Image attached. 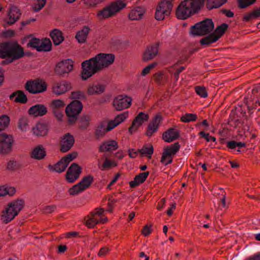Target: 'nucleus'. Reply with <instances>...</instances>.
<instances>
[{
	"mask_svg": "<svg viewBox=\"0 0 260 260\" xmlns=\"http://www.w3.org/2000/svg\"><path fill=\"white\" fill-rule=\"evenodd\" d=\"M115 56L112 54L99 53L95 56L82 62L81 78L86 80L103 68L114 62Z\"/></svg>",
	"mask_w": 260,
	"mask_h": 260,
	"instance_id": "obj_1",
	"label": "nucleus"
},
{
	"mask_svg": "<svg viewBox=\"0 0 260 260\" xmlns=\"http://www.w3.org/2000/svg\"><path fill=\"white\" fill-rule=\"evenodd\" d=\"M24 55L23 48L17 43L4 42L0 44V57L6 58L3 64H8Z\"/></svg>",
	"mask_w": 260,
	"mask_h": 260,
	"instance_id": "obj_2",
	"label": "nucleus"
},
{
	"mask_svg": "<svg viewBox=\"0 0 260 260\" xmlns=\"http://www.w3.org/2000/svg\"><path fill=\"white\" fill-rule=\"evenodd\" d=\"M203 5V0H184L177 7L176 16L180 19H186L197 12Z\"/></svg>",
	"mask_w": 260,
	"mask_h": 260,
	"instance_id": "obj_3",
	"label": "nucleus"
},
{
	"mask_svg": "<svg viewBox=\"0 0 260 260\" xmlns=\"http://www.w3.org/2000/svg\"><path fill=\"white\" fill-rule=\"evenodd\" d=\"M125 6L126 3L123 0H116L99 10L97 13V17L100 20L113 17Z\"/></svg>",
	"mask_w": 260,
	"mask_h": 260,
	"instance_id": "obj_4",
	"label": "nucleus"
},
{
	"mask_svg": "<svg viewBox=\"0 0 260 260\" xmlns=\"http://www.w3.org/2000/svg\"><path fill=\"white\" fill-rule=\"evenodd\" d=\"M128 115V112H124L118 115L114 120H112L108 123L105 121L101 122L95 129V136L98 137L103 136L107 132L112 130L122 122Z\"/></svg>",
	"mask_w": 260,
	"mask_h": 260,
	"instance_id": "obj_5",
	"label": "nucleus"
},
{
	"mask_svg": "<svg viewBox=\"0 0 260 260\" xmlns=\"http://www.w3.org/2000/svg\"><path fill=\"white\" fill-rule=\"evenodd\" d=\"M23 201L18 200L10 203L8 207L3 211L2 219L5 223H8L16 216L23 208Z\"/></svg>",
	"mask_w": 260,
	"mask_h": 260,
	"instance_id": "obj_6",
	"label": "nucleus"
},
{
	"mask_svg": "<svg viewBox=\"0 0 260 260\" xmlns=\"http://www.w3.org/2000/svg\"><path fill=\"white\" fill-rule=\"evenodd\" d=\"M214 25L211 19H206L196 24L191 27V33L193 36H204L213 31Z\"/></svg>",
	"mask_w": 260,
	"mask_h": 260,
	"instance_id": "obj_7",
	"label": "nucleus"
},
{
	"mask_svg": "<svg viewBox=\"0 0 260 260\" xmlns=\"http://www.w3.org/2000/svg\"><path fill=\"white\" fill-rule=\"evenodd\" d=\"M228 27V24L225 23L218 26L214 32L201 40V44L202 45H209L216 42L224 33Z\"/></svg>",
	"mask_w": 260,
	"mask_h": 260,
	"instance_id": "obj_8",
	"label": "nucleus"
},
{
	"mask_svg": "<svg viewBox=\"0 0 260 260\" xmlns=\"http://www.w3.org/2000/svg\"><path fill=\"white\" fill-rule=\"evenodd\" d=\"M173 0H162L157 6L155 12V18L160 20L166 16H169L172 8Z\"/></svg>",
	"mask_w": 260,
	"mask_h": 260,
	"instance_id": "obj_9",
	"label": "nucleus"
},
{
	"mask_svg": "<svg viewBox=\"0 0 260 260\" xmlns=\"http://www.w3.org/2000/svg\"><path fill=\"white\" fill-rule=\"evenodd\" d=\"M82 109V103L78 100L72 102L66 108V113L70 122H74Z\"/></svg>",
	"mask_w": 260,
	"mask_h": 260,
	"instance_id": "obj_10",
	"label": "nucleus"
},
{
	"mask_svg": "<svg viewBox=\"0 0 260 260\" xmlns=\"http://www.w3.org/2000/svg\"><path fill=\"white\" fill-rule=\"evenodd\" d=\"M93 178L91 175H87L83 178L82 180L78 183L74 185L69 189V193L71 195H76L83 191L89 187L93 182Z\"/></svg>",
	"mask_w": 260,
	"mask_h": 260,
	"instance_id": "obj_11",
	"label": "nucleus"
},
{
	"mask_svg": "<svg viewBox=\"0 0 260 260\" xmlns=\"http://www.w3.org/2000/svg\"><path fill=\"white\" fill-rule=\"evenodd\" d=\"M180 145L176 142L170 146H167L164 149L161 158V162L167 166L172 162V156L174 155L179 150Z\"/></svg>",
	"mask_w": 260,
	"mask_h": 260,
	"instance_id": "obj_12",
	"label": "nucleus"
},
{
	"mask_svg": "<svg viewBox=\"0 0 260 260\" xmlns=\"http://www.w3.org/2000/svg\"><path fill=\"white\" fill-rule=\"evenodd\" d=\"M25 88L29 92L36 94L43 92L46 90L47 86L45 82L39 79L28 81L25 85Z\"/></svg>",
	"mask_w": 260,
	"mask_h": 260,
	"instance_id": "obj_13",
	"label": "nucleus"
},
{
	"mask_svg": "<svg viewBox=\"0 0 260 260\" xmlns=\"http://www.w3.org/2000/svg\"><path fill=\"white\" fill-rule=\"evenodd\" d=\"M73 61L71 59H66L58 63L55 68V73L60 77H66L72 70Z\"/></svg>",
	"mask_w": 260,
	"mask_h": 260,
	"instance_id": "obj_14",
	"label": "nucleus"
},
{
	"mask_svg": "<svg viewBox=\"0 0 260 260\" xmlns=\"http://www.w3.org/2000/svg\"><path fill=\"white\" fill-rule=\"evenodd\" d=\"M132 102V99L124 95H119L114 98L113 105L117 111H121L128 108Z\"/></svg>",
	"mask_w": 260,
	"mask_h": 260,
	"instance_id": "obj_15",
	"label": "nucleus"
},
{
	"mask_svg": "<svg viewBox=\"0 0 260 260\" xmlns=\"http://www.w3.org/2000/svg\"><path fill=\"white\" fill-rule=\"evenodd\" d=\"M13 142L12 136L5 133L0 134V152L8 153L12 149Z\"/></svg>",
	"mask_w": 260,
	"mask_h": 260,
	"instance_id": "obj_16",
	"label": "nucleus"
},
{
	"mask_svg": "<svg viewBox=\"0 0 260 260\" xmlns=\"http://www.w3.org/2000/svg\"><path fill=\"white\" fill-rule=\"evenodd\" d=\"M104 212L102 209L96 210L94 212H91V215L88 217V219L86 221V224L88 228H93L96 224L99 222L105 223L107 221V218L101 217L99 219L96 216H101Z\"/></svg>",
	"mask_w": 260,
	"mask_h": 260,
	"instance_id": "obj_17",
	"label": "nucleus"
},
{
	"mask_svg": "<svg viewBox=\"0 0 260 260\" xmlns=\"http://www.w3.org/2000/svg\"><path fill=\"white\" fill-rule=\"evenodd\" d=\"M81 172V168L76 163H73L69 168L66 174V179L70 183L77 180Z\"/></svg>",
	"mask_w": 260,
	"mask_h": 260,
	"instance_id": "obj_18",
	"label": "nucleus"
},
{
	"mask_svg": "<svg viewBox=\"0 0 260 260\" xmlns=\"http://www.w3.org/2000/svg\"><path fill=\"white\" fill-rule=\"evenodd\" d=\"M74 142L75 140L72 135L69 133L65 134L60 140V151L62 152L68 151L73 146Z\"/></svg>",
	"mask_w": 260,
	"mask_h": 260,
	"instance_id": "obj_19",
	"label": "nucleus"
},
{
	"mask_svg": "<svg viewBox=\"0 0 260 260\" xmlns=\"http://www.w3.org/2000/svg\"><path fill=\"white\" fill-rule=\"evenodd\" d=\"M148 115L140 112L134 120L132 125L129 128V132L132 134L135 132L142 124L148 119Z\"/></svg>",
	"mask_w": 260,
	"mask_h": 260,
	"instance_id": "obj_20",
	"label": "nucleus"
},
{
	"mask_svg": "<svg viewBox=\"0 0 260 260\" xmlns=\"http://www.w3.org/2000/svg\"><path fill=\"white\" fill-rule=\"evenodd\" d=\"M161 119V116L160 114H157L151 120L148 125L146 133L147 136H151L153 133H155L157 131L159 124Z\"/></svg>",
	"mask_w": 260,
	"mask_h": 260,
	"instance_id": "obj_21",
	"label": "nucleus"
},
{
	"mask_svg": "<svg viewBox=\"0 0 260 260\" xmlns=\"http://www.w3.org/2000/svg\"><path fill=\"white\" fill-rule=\"evenodd\" d=\"M21 15V13L18 7L15 5H11L9 8L7 23L10 25L14 24L20 18Z\"/></svg>",
	"mask_w": 260,
	"mask_h": 260,
	"instance_id": "obj_22",
	"label": "nucleus"
},
{
	"mask_svg": "<svg viewBox=\"0 0 260 260\" xmlns=\"http://www.w3.org/2000/svg\"><path fill=\"white\" fill-rule=\"evenodd\" d=\"M158 46L159 43H156L148 46L143 54V60L148 61L153 59L158 53Z\"/></svg>",
	"mask_w": 260,
	"mask_h": 260,
	"instance_id": "obj_23",
	"label": "nucleus"
},
{
	"mask_svg": "<svg viewBox=\"0 0 260 260\" xmlns=\"http://www.w3.org/2000/svg\"><path fill=\"white\" fill-rule=\"evenodd\" d=\"M47 112V108L42 104H37L31 107L28 113L30 115L34 116H42L45 115Z\"/></svg>",
	"mask_w": 260,
	"mask_h": 260,
	"instance_id": "obj_24",
	"label": "nucleus"
},
{
	"mask_svg": "<svg viewBox=\"0 0 260 260\" xmlns=\"http://www.w3.org/2000/svg\"><path fill=\"white\" fill-rule=\"evenodd\" d=\"M71 86L67 82L62 81L55 83L53 86V91L56 94H61L69 90Z\"/></svg>",
	"mask_w": 260,
	"mask_h": 260,
	"instance_id": "obj_25",
	"label": "nucleus"
},
{
	"mask_svg": "<svg viewBox=\"0 0 260 260\" xmlns=\"http://www.w3.org/2000/svg\"><path fill=\"white\" fill-rule=\"evenodd\" d=\"M179 137L178 132L173 128H171L164 133L162 138L165 141L171 142L176 140Z\"/></svg>",
	"mask_w": 260,
	"mask_h": 260,
	"instance_id": "obj_26",
	"label": "nucleus"
},
{
	"mask_svg": "<svg viewBox=\"0 0 260 260\" xmlns=\"http://www.w3.org/2000/svg\"><path fill=\"white\" fill-rule=\"evenodd\" d=\"M118 148V144L115 140H109L104 142L100 147V152L111 151Z\"/></svg>",
	"mask_w": 260,
	"mask_h": 260,
	"instance_id": "obj_27",
	"label": "nucleus"
},
{
	"mask_svg": "<svg viewBox=\"0 0 260 260\" xmlns=\"http://www.w3.org/2000/svg\"><path fill=\"white\" fill-rule=\"evenodd\" d=\"M149 174V172L147 171L141 173L138 175L136 176L134 180L129 182V185L131 187L134 188L139 185L140 184L143 183L148 177Z\"/></svg>",
	"mask_w": 260,
	"mask_h": 260,
	"instance_id": "obj_28",
	"label": "nucleus"
},
{
	"mask_svg": "<svg viewBox=\"0 0 260 260\" xmlns=\"http://www.w3.org/2000/svg\"><path fill=\"white\" fill-rule=\"evenodd\" d=\"M14 98L15 99L14 100L15 102L24 104L27 101L26 95L21 90H18L16 92H13L10 96L11 100H13Z\"/></svg>",
	"mask_w": 260,
	"mask_h": 260,
	"instance_id": "obj_29",
	"label": "nucleus"
},
{
	"mask_svg": "<svg viewBox=\"0 0 260 260\" xmlns=\"http://www.w3.org/2000/svg\"><path fill=\"white\" fill-rule=\"evenodd\" d=\"M46 155V152L41 145L35 147L31 152V157L36 159H42Z\"/></svg>",
	"mask_w": 260,
	"mask_h": 260,
	"instance_id": "obj_30",
	"label": "nucleus"
},
{
	"mask_svg": "<svg viewBox=\"0 0 260 260\" xmlns=\"http://www.w3.org/2000/svg\"><path fill=\"white\" fill-rule=\"evenodd\" d=\"M89 29L88 27L84 26L81 30L77 32L75 38L79 43L85 42L89 33Z\"/></svg>",
	"mask_w": 260,
	"mask_h": 260,
	"instance_id": "obj_31",
	"label": "nucleus"
},
{
	"mask_svg": "<svg viewBox=\"0 0 260 260\" xmlns=\"http://www.w3.org/2000/svg\"><path fill=\"white\" fill-rule=\"evenodd\" d=\"M54 44L55 45H59L63 40L61 32L57 29L53 30L50 35Z\"/></svg>",
	"mask_w": 260,
	"mask_h": 260,
	"instance_id": "obj_32",
	"label": "nucleus"
},
{
	"mask_svg": "<svg viewBox=\"0 0 260 260\" xmlns=\"http://www.w3.org/2000/svg\"><path fill=\"white\" fill-rule=\"evenodd\" d=\"M144 13V9L141 7H137L132 10L129 14V18L132 20H136L142 18Z\"/></svg>",
	"mask_w": 260,
	"mask_h": 260,
	"instance_id": "obj_33",
	"label": "nucleus"
},
{
	"mask_svg": "<svg viewBox=\"0 0 260 260\" xmlns=\"http://www.w3.org/2000/svg\"><path fill=\"white\" fill-rule=\"evenodd\" d=\"M34 133L40 136H43L47 133V125L44 123H38L33 129Z\"/></svg>",
	"mask_w": 260,
	"mask_h": 260,
	"instance_id": "obj_34",
	"label": "nucleus"
},
{
	"mask_svg": "<svg viewBox=\"0 0 260 260\" xmlns=\"http://www.w3.org/2000/svg\"><path fill=\"white\" fill-rule=\"evenodd\" d=\"M67 167V163H65L64 159L62 158L58 161L54 167L51 165H49V169L50 170H54L58 173H61L63 172Z\"/></svg>",
	"mask_w": 260,
	"mask_h": 260,
	"instance_id": "obj_35",
	"label": "nucleus"
},
{
	"mask_svg": "<svg viewBox=\"0 0 260 260\" xmlns=\"http://www.w3.org/2000/svg\"><path fill=\"white\" fill-rule=\"evenodd\" d=\"M52 44L49 39L40 40L38 51H49L51 49Z\"/></svg>",
	"mask_w": 260,
	"mask_h": 260,
	"instance_id": "obj_36",
	"label": "nucleus"
},
{
	"mask_svg": "<svg viewBox=\"0 0 260 260\" xmlns=\"http://www.w3.org/2000/svg\"><path fill=\"white\" fill-rule=\"evenodd\" d=\"M260 16V7L258 8L254 9L253 11L244 15L243 20L248 22L251 19L257 18Z\"/></svg>",
	"mask_w": 260,
	"mask_h": 260,
	"instance_id": "obj_37",
	"label": "nucleus"
},
{
	"mask_svg": "<svg viewBox=\"0 0 260 260\" xmlns=\"http://www.w3.org/2000/svg\"><path fill=\"white\" fill-rule=\"evenodd\" d=\"M205 1V0H203V4ZM228 0H207V7L209 9L217 8L223 5Z\"/></svg>",
	"mask_w": 260,
	"mask_h": 260,
	"instance_id": "obj_38",
	"label": "nucleus"
},
{
	"mask_svg": "<svg viewBox=\"0 0 260 260\" xmlns=\"http://www.w3.org/2000/svg\"><path fill=\"white\" fill-rule=\"evenodd\" d=\"M105 90V86L103 85H92L88 89V93L89 94H100Z\"/></svg>",
	"mask_w": 260,
	"mask_h": 260,
	"instance_id": "obj_39",
	"label": "nucleus"
},
{
	"mask_svg": "<svg viewBox=\"0 0 260 260\" xmlns=\"http://www.w3.org/2000/svg\"><path fill=\"white\" fill-rule=\"evenodd\" d=\"M116 165L114 162L111 161L108 158H106L102 165L99 161L98 163V166L99 169L103 171L106 169H108L111 168L112 166H115Z\"/></svg>",
	"mask_w": 260,
	"mask_h": 260,
	"instance_id": "obj_40",
	"label": "nucleus"
},
{
	"mask_svg": "<svg viewBox=\"0 0 260 260\" xmlns=\"http://www.w3.org/2000/svg\"><path fill=\"white\" fill-rule=\"evenodd\" d=\"M90 120V117L88 115H84L82 116L80 120V128L81 129H86L89 125Z\"/></svg>",
	"mask_w": 260,
	"mask_h": 260,
	"instance_id": "obj_41",
	"label": "nucleus"
},
{
	"mask_svg": "<svg viewBox=\"0 0 260 260\" xmlns=\"http://www.w3.org/2000/svg\"><path fill=\"white\" fill-rule=\"evenodd\" d=\"M9 122V117L6 115H2L0 117V131L6 128L8 126Z\"/></svg>",
	"mask_w": 260,
	"mask_h": 260,
	"instance_id": "obj_42",
	"label": "nucleus"
},
{
	"mask_svg": "<svg viewBox=\"0 0 260 260\" xmlns=\"http://www.w3.org/2000/svg\"><path fill=\"white\" fill-rule=\"evenodd\" d=\"M197 116L196 114L192 113H186L181 117V120L184 122H189L190 121H193L196 120Z\"/></svg>",
	"mask_w": 260,
	"mask_h": 260,
	"instance_id": "obj_43",
	"label": "nucleus"
},
{
	"mask_svg": "<svg viewBox=\"0 0 260 260\" xmlns=\"http://www.w3.org/2000/svg\"><path fill=\"white\" fill-rule=\"evenodd\" d=\"M236 126L239 129H241L242 131L245 133L248 130V126L244 121L240 119H237L235 122Z\"/></svg>",
	"mask_w": 260,
	"mask_h": 260,
	"instance_id": "obj_44",
	"label": "nucleus"
},
{
	"mask_svg": "<svg viewBox=\"0 0 260 260\" xmlns=\"http://www.w3.org/2000/svg\"><path fill=\"white\" fill-rule=\"evenodd\" d=\"M138 152L141 153L142 154L147 155L150 157L153 152V147L151 146L150 147H148L145 145L142 149H139Z\"/></svg>",
	"mask_w": 260,
	"mask_h": 260,
	"instance_id": "obj_45",
	"label": "nucleus"
},
{
	"mask_svg": "<svg viewBox=\"0 0 260 260\" xmlns=\"http://www.w3.org/2000/svg\"><path fill=\"white\" fill-rule=\"evenodd\" d=\"M65 106L64 102L60 100H53L51 104V108L63 109Z\"/></svg>",
	"mask_w": 260,
	"mask_h": 260,
	"instance_id": "obj_46",
	"label": "nucleus"
},
{
	"mask_svg": "<svg viewBox=\"0 0 260 260\" xmlns=\"http://www.w3.org/2000/svg\"><path fill=\"white\" fill-rule=\"evenodd\" d=\"M195 90L197 94L202 98H205L208 96L206 89L204 87L197 86L195 88Z\"/></svg>",
	"mask_w": 260,
	"mask_h": 260,
	"instance_id": "obj_47",
	"label": "nucleus"
},
{
	"mask_svg": "<svg viewBox=\"0 0 260 260\" xmlns=\"http://www.w3.org/2000/svg\"><path fill=\"white\" fill-rule=\"evenodd\" d=\"M27 125V120L25 117H21L19 119L18 127L22 131H26Z\"/></svg>",
	"mask_w": 260,
	"mask_h": 260,
	"instance_id": "obj_48",
	"label": "nucleus"
},
{
	"mask_svg": "<svg viewBox=\"0 0 260 260\" xmlns=\"http://www.w3.org/2000/svg\"><path fill=\"white\" fill-rule=\"evenodd\" d=\"M40 39L36 38H34L29 40L27 44V46L28 47L36 49L38 51V49L40 44Z\"/></svg>",
	"mask_w": 260,
	"mask_h": 260,
	"instance_id": "obj_49",
	"label": "nucleus"
},
{
	"mask_svg": "<svg viewBox=\"0 0 260 260\" xmlns=\"http://www.w3.org/2000/svg\"><path fill=\"white\" fill-rule=\"evenodd\" d=\"M239 7L241 8H245L249 5L253 4L256 0H238Z\"/></svg>",
	"mask_w": 260,
	"mask_h": 260,
	"instance_id": "obj_50",
	"label": "nucleus"
},
{
	"mask_svg": "<svg viewBox=\"0 0 260 260\" xmlns=\"http://www.w3.org/2000/svg\"><path fill=\"white\" fill-rule=\"evenodd\" d=\"M72 98L73 99H77L80 100H84L86 99L84 93L81 91H74L72 93Z\"/></svg>",
	"mask_w": 260,
	"mask_h": 260,
	"instance_id": "obj_51",
	"label": "nucleus"
},
{
	"mask_svg": "<svg viewBox=\"0 0 260 260\" xmlns=\"http://www.w3.org/2000/svg\"><path fill=\"white\" fill-rule=\"evenodd\" d=\"M54 116L59 120L61 119L63 113V109L51 108Z\"/></svg>",
	"mask_w": 260,
	"mask_h": 260,
	"instance_id": "obj_52",
	"label": "nucleus"
},
{
	"mask_svg": "<svg viewBox=\"0 0 260 260\" xmlns=\"http://www.w3.org/2000/svg\"><path fill=\"white\" fill-rule=\"evenodd\" d=\"M77 156V153L73 152L71 153H69L66 155V157L62 158V159H64V162L67 163V166L69 165V162H71L72 160H73Z\"/></svg>",
	"mask_w": 260,
	"mask_h": 260,
	"instance_id": "obj_53",
	"label": "nucleus"
},
{
	"mask_svg": "<svg viewBox=\"0 0 260 260\" xmlns=\"http://www.w3.org/2000/svg\"><path fill=\"white\" fill-rule=\"evenodd\" d=\"M46 0H38V4L34 7V10L36 12L40 11L45 5Z\"/></svg>",
	"mask_w": 260,
	"mask_h": 260,
	"instance_id": "obj_54",
	"label": "nucleus"
},
{
	"mask_svg": "<svg viewBox=\"0 0 260 260\" xmlns=\"http://www.w3.org/2000/svg\"><path fill=\"white\" fill-rule=\"evenodd\" d=\"M200 135L204 138L208 142L211 141L215 142L216 141V138L214 137L210 136L209 134L208 133H205L204 132H200Z\"/></svg>",
	"mask_w": 260,
	"mask_h": 260,
	"instance_id": "obj_55",
	"label": "nucleus"
},
{
	"mask_svg": "<svg viewBox=\"0 0 260 260\" xmlns=\"http://www.w3.org/2000/svg\"><path fill=\"white\" fill-rule=\"evenodd\" d=\"M102 2V0H84L85 4L89 7H93Z\"/></svg>",
	"mask_w": 260,
	"mask_h": 260,
	"instance_id": "obj_56",
	"label": "nucleus"
},
{
	"mask_svg": "<svg viewBox=\"0 0 260 260\" xmlns=\"http://www.w3.org/2000/svg\"><path fill=\"white\" fill-rule=\"evenodd\" d=\"M156 64V63H152L146 67L143 70L142 72V75L143 76H145L147 75L150 72V71L155 66Z\"/></svg>",
	"mask_w": 260,
	"mask_h": 260,
	"instance_id": "obj_57",
	"label": "nucleus"
},
{
	"mask_svg": "<svg viewBox=\"0 0 260 260\" xmlns=\"http://www.w3.org/2000/svg\"><path fill=\"white\" fill-rule=\"evenodd\" d=\"M18 167V164L14 160H10L7 165V168L9 170H15Z\"/></svg>",
	"mask_w": 260,
	"mask_h": 260,
	"instance_id": "obj_58",
	"label": "nucleus"
},
{
	"mask_svg": "<svg viewBox=\"0 0 260 260\" xmlns=\"http://www.w3.org/2000/svg\"><path fill=\"white\" fill-rule=\"evenodd\" d=\"M56 206L54 205H50L45 207L43 211L45 213H50L55 210Z\"/></svg>",
	"mask_w": 260,
	"mask_h": 260,
	"instance_id": "obj_59",
	"label": "nucleus"
},
{
	"mask_svg": "<svg viewBox=\"0 0 260 260\" xmlns=\"http://www.w3.org/2000/svg\"><path fill=\"white\" fill-rule=\"evenodd\" d=\"M142 233L145 236H148L151 233V226L148 225H146L143 228Z\"/></svg>",
	"mask_w": 260,
	"mask_h": 260,
	"instance_id": "obj_60",
	"label": "nucleus"
},
{
	"mask_svg": "<svg viewBox=\"0 0 260 260\" xmlns=\"http://www.w3.org/2000/svg\"><path fill=\"white\" fill-rule=\"evenodd\" d=\"M227 147L230 149H235L237 147V142L235 141H230L226 143Z\"/></svg>",
	"mask_w": 260,
	"mask_h": 260,
	"instance_id": "obj_61",
	"label": "nucleus"
},
{
	"mask_svg": "<svg viewBox=\"0 0 260 260\" xmlns=\"http://www.w3.org/2000/svg\"><path fill=\"white\" fill-rule=\"evenodd\" d=\"M109 251V249L107 247L102 248L99 252L98 255L100 256H104Z\"/></svg>",
	"mask_w": 260,
	"mask_h": 260,
	"instance_id": "obj_62",
	"label": "nucleus"
},
{
	"mask_svg": "<svg viewBox=\"0 0 260 260\" xmlns=\"http://www.w3.org/2000/svg\"><path fill=\"white\" fill-rule=\"evenodd\" d=\"M248 260H260V252L256 253L249 257Z\"/></svg>",
	"mask_w": 260,
	"mask_h": 260,
	"instance_id": "obj_63",
	"label": "nucleus"
},
{
	"mask_svg": "<svg viewBox=\"0 0 260 260\" xmlns=\"http://www.w3.org/2000/svg\"><path fill=\"white\" fill-rule=\"evenodd\" d=\"M67 247L66 245H60L58 247V252L59 253H64L67 250Z\"/></svg>",
	"mask_w": 260,
	"mask_h": 260,
	"instance_id": "obj_64",
	"label": "nucleus"
}]
</instances>
